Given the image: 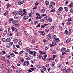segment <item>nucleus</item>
I'll return each mask as SVG.
<instances>
[{"mask_svg": "<svg viewBox=\"0 0 73 73\" xmlns=\"http://www.w3.org/2000/svg\"><path fill=\"white\" fill-rule=\"evenodd\" d=\"M39 32L40 33V35H45V32L43 31H39Z\"/></svg>", "mask_w": 73, "mask_h": 73, "instance_id": "4", "label": "nucleus"}, {"mask_svg": "<svg viewBox=\"0 0 73 73\" xmlns=\"http://www.w3.org/2000/svg\"><path fill=\"white\" fill-rule=\"evenodd\" d=\"M25 56L26 57H28L29 56V54H28L27 52H26L25 54Z\"/></svg>", "mask_w": 73, "mask_h": 73, "instance_id": "36", "label": "nucleus"}, {"mask_svg": "<svg viewBox=\"0 0 73 73\" xmlns=\"http://www.w3.org/2000/svg\"><path fill=\"white\" fill-rule=\"evenodd\" d=\"M61 52H65V51H66V48H63L61 49Z\"/></svg>", "mask_w": 73, "mask_h": 73, "instance_id": "18", "label": "nucleus"}, {"mask_svg": "<svg viewBox=\"0 0 73 73\" xmlns=\"http://www.w3.org/2000/svg\"><path fill=\"white\" fill-rule=\"evenodd\" d=\"M2 40L3 42H7V39L5 38H2Z\"/></svg>", "mask_w": 73, "mask_h": 73, "instance_id": "14", "label": "nucleus"}, {"mask_svg": "<svg viewBox=\"0 0 73 73\" xmlns=\"http://www.w3.org/2000/svg\"><path fill=\"white\" fill-rule=\"evenodd\" d=\"M38 59H40L42 58V55L40 54L39 55L38 57H37Z\"/></svg>", "mask_w": 73, "mask_h": 73, "instance_id": "23", "label": "nucleus"}, {"mask_svg": "<svg viewBox=\"0 0 73 73\" xmlns=\"http://www.w3.org/2000/svg\"><path fill=\"white\" fill-rule=\"evenodd\" d=\"M42 70H44V71L46 70V68L44 66H43L42 67Z\"/></svg>", "mask_w": 73, "mask_h": 73, "instance_id": "38", "label": "nucleus"}, {"mask_svg": "<svg viewBox=\"0 0 73 73\" xmlns=\"http://www.w3.org/2000/svg\"><path fill=\"white\" fill-rule=\"evenodd\" d=\"M39 52L40 54H45L46 52L45 51H39Z\"/></svg>", "mask_w": 73, "mask_h": 73, "instance_id": "16", "label": "nucleus"}, {"mask_svg": "<svg viewBox=\"0 0 73 73\" xmlns=\"http://www.w3.org/2000/svg\"><path fill=\"white\" fill-rule=\"evenodd\" d=\"M4 65L3 64H1L0 65V67L2 68H4Z\"/></svg>", "mask_w": 73, "mask_h": 73, "instance_id": "41", "label": "nucleus"}, {"mask_svg": "<svg viewBox=\"0 0 73 73\" xmlns=\"http://www.w3.org/2000/svg\"><path fill=\"white\" fill-rule=\"evenodd\" d=\"M31 50V49L29 47H27L26 48V51L28 53H29V52Z\"/></svg>", "mask_w": 73, "mask_h": 73, "instance_id": "10", "label": "nucleus"}, {"mask_svg": "<svg viewBox=\"0 0 73 73\" xmlns=\"http://www.w3.org/2000/svg\"><path fill=\"white\" fill-rule=\"evenodd\" d=\"M70 70H69V69L68 68L65 71H64V73H69Z\"/></svg>", "mask_w": 73, "mask_h": 73, "instance_id": "13", "label": "nucleus"}, {"mask_svg": "<svg viewBox=\"0 0 73 73\" xmlns=\"http://www.w3.org/2000/svg\"><path fill=\"white\" fill-rule=\"evenodd\" d=\"M17 11H15L13 13V15H17Z\"/></svg>", "mask_w": 73, "mask_h": 73, "instance_id": "19", "label": "nucleus"}, {"mask_svg": "<svg viewBox=\"0 0 73 73\" xmlns=\"http://www.w3.org/2000/svg\"><path fill=\"white\" fill-rule=\"evenodd\" d=\"M28 17H28V16L25 15L24 17L23 18V20H26L27 19H28Z\"/></svg>", "mask_w": 73, "mask_h": 73, "instance_id": "7", "label": "nucleus"}, {"mask_svg": "<svg viewBox=\"0 0 73 73\" xmlns=\"http://www.w3.org/2000/svg\"><path fill=\"white\" fill-rule=\"evenodd\" d=\"M14 17L15 19H17L19 17V16L17 15H15V16Z\"/></svg>", "mask_w": 73, "mask_h": 73, "instance_id": "44", "label": "nucleus"}, {"mask_svg": "<svg viewBox=\"0 0 73 73\" xmlns=\"http://www.w3.org/2000/svg\"><path fill=\"white\" fill-rule=\"evenodd\" d=\"M41 13H44L45 12V9H42L41 10Z\"/></svg>", "mask_w": 73, "mask_h": 73, "instance_id": "12", "label": "nucleus"}, {"mask_svg": "<svg viewBox=\"0 0 73 73\" xmlns=\"http://www.w3.org/2000/svg\"><path fill=\"white\" fill-rule=\"evenodd\" d=\"M31 57L30 56H28V57L27 58H26V60L27 61H29V60L31 59V58H30Z\"/></svg>", "mask_w": 73, "mask_h": 73, "instance_id": "37", "label": "nucleus"}, {"mask_svg": "<svg viewBox=\"0 0 73 73\" xmlns=\"http://www.w3.org/2000/svg\"><path fill=\"white\" fill-rule=\"evenodd\" d=\"M17 23H18V21H17L14 20L12 21V23L13 24H17Z\"/></svg>", "mask_w": 73, "mask_h": 73, "instance_id": "11", "label": "nucleus"}, {"mask_svg": "<svg viewBox=\"0 0 73 73\" xmlns=\"http://www.w3.org/2000/svg\"><path fill=\"white\" fill-rule=\"evenodd\" d=\"M55 40V41H56V42H59V41H60V39L58 38H56Z\"/></svg>", "mask_w": 73, "mask_h": 73, "instance_id": "33", "label": "nucleus"}, {"mask_svg": "<svg viewBox=\"0 0 73 73\" xmlns=\"http://www.w3.org/2000/svg\"><path fill=\"white\" fill-rule=\"evenodd\" d=\"M11 46V45L9 44H6V47L7 48H9Z\"/></svg>", "mask_w": 73, "mask_h": 73, "instance_id": "9", "label": "nucleus"}, {"mask_svg": "<svg viewBox=\"0 0 73 73\" xmlns=\"http://www.w3.org/2000/svg\"><path fill=\"white\" fill-rule=\"evenodd\" d=\"M24 3V2L23 1H19L18 2V5H21V4H23Z\"/></svg>", "mask_w": 73, "mask_h": 73, "instance_id": "8", "label": "nucleus"}, {"mask_svg": "<svg viewBox=\"0 0 73 73\" xmlns=\"http://www.w3.org/2000/svg\"><path fill=\"white\" fill-rule=\"evenodd\" d=\"M18 13L19 15H21L23 13V11H20L18 12Z\"/></svg>", "mask_w": 73, "mask_h": 73, "instance_id": "34", "label": "nucleus"}, {"mask_svg": "<svg viewBox=\"0 0 73 73\" xmlns=\"http://www.w3.org/2000/svg\"><path fill=\"white\" fill-rule=\"evenodd\" d=\"M46 67H47V68H48L49 66V64H46L45 65Z\"/></svg>", "mask_w": 73, "mask_h": 73, "instance_id": "56", "label": "nucleus"}, {"mask_svg": "<svg viewBox=\"0 0 73 73\" xmlns=\"http://www.w3.org/2000/svg\"><path fill=\"white\" fill-rule=\"evenodd\" d=\"M11 29L13 31H15V27H14L12 26L11 27Z\"/></svg>", "mask_w": 73, "mask_h": 73, "instance_id": "52", "label": "nucleus"}, {"mask_svg": "<svg viewBox=\"0 0 73 73\" xmlns=\"http://www.w3.org/2000/svg\"><path fill=\"white\" fill-rule=\"evenodd\" d=\"M45 31L46 32H48L49 31V29H45Z\"/></svg>", "mask_w": 73, "mask_h": 73, "instance_id": "62", "label": "nucleus"}, {"mask_svg": "<svg viewBox=\"0 0 73 73\" xmlns=\"http://www.w3.org/2000/svg\"><path fill=\"white\" fill-rule=\"evenodd\" d=\"M68 21H72V19L71 17H69L68 19Z\"/></svg>", "mask_w": 73, "mask_h": 73, "instance_id": "46", "label": "nucleus"}, {"mask_svg": "<svg viewBox=\"0 0 73 73\" xmlns=\"http://www.w3.org/2000/svg\"><path fill=\"white\" fill-rule=\"evenodd\" d=\"M66 70V68L64 67H62L61 68V70L62 71H64Z\"/></svg>", "mask_w": 73, "mask_h": 73, "instance_id": "27", "label": "nucleus"}, {"mask_svg": "<svg viewBox=\"0 0 73 73\" xmlns=\"http://www.w3.org/2000/svg\"><path fill=\"white\" fill-rule=\"evenodd\" d=\"M16 46L17 48H18L19 49H20V46H19V45H16Z\"/></svg>", "mask_w": 73, "mask_h": 73, "instance_id": "63", "label": "nucleus"}, {"mask_svg": "<svg viewBox=\"0 0 73 73\" xmlns=\"http://www.w3.org/2000/svg\"><path fill=\"white\" fill-rule=\"evenodd\" d=\"M6 69L7 72H8L9 73H11V72L12 71V69L9 68V67L8 66H6Z\"/></svg>", "mask_w": 73, "mask_h": 73, "instance_id": "1", "label": "nucleus"}, {"mask_svg": "<svg viewBox=\"0 0 73 73\" xmlns=\"http://www.w3.org/2000/svg\"><path fill=\"white\" fill-rule=\"evenodd\" d=\"M11 41V40L10 38H7L6 39V42H10Z\"/></svg>", "mask_w": 73, "mask_h": 73, "instance_id": "21", "label": "nucleus"}, {"mask_svg": "<svg viewBox=\"0 0 73 73\" xmlns=\"http://www.w3.org/2000/svg\"><path fill=\"white\" fill-rule=\"evenodd\" d=\"M62 65V64H59L57 66V68L58 69H60L61 68V66Z\"/></svg>", "mask_w": 73, "mask_h": 73, "instance_id": "24", "label": "nucleus"}, {"mask_svg": "<svg viewBox=\"0 0 73 73\" xmlns=\"http://www.w3.org/2000/svg\"><path fill=\"white\" fill-rule=\"evenodd\" d=\"M13 20V19L12 18L10 19L9 20V23H11V22Z\"/></svg>", "mask_w": 73, "mask_h": 73, "instance_id": "50", "label": "nucleus"}, {"mask_svg": "<svg viewBox=\"0 0 73 73\" xmlns=\"http://www.w3.org/2000/svg\"><path fill=\"white\" fill-rule=\"evenodd\" d=\"M49 47L48 46H46L45 47V50H47V49H49Z\"/></svg>", "mask_w": 73, "mask_h": 73, "instance_id": "59", "label": "nucleus"}, {"mask_svg": "<svg viewBox=\"0 0 73 73\" xmlns=\"http://www.w3.org/2000/svg\"><path fill=\"white\" fill-rule=\"evenodd\" d=\"M50 12H55V9H52L50 11Z\"/></svg>", "mask_w": 73, "mask_h": 73, "instance_id": "55", "label": "nucleus"}, {"mask_svg": "<svg viewBox=\"0 0 73 73\" xmlns=\"http://www.w3.org/2000/svg\"><path fill=\"white\" fill-rule=\"evenodd\" d=\"M64 9L66 12H68V9L66 7H64Z\"/></svg>", "mask_w": 73, "mask_h": 73, "instance_id": "39", "label": "nucleus"}, {"mask_svg": "<svg viewBox=\"0 0 73 73\" xmlns=\"http://www.w3.org/2000/svg\"><path fill=\"white\" fill-rule=\"evenodd\" d=\"M50 4L51 5H52L53 6H54V5H55V3L54 2H50Z\"/></svg>", "mask_w": 73, "mask_h": 73, "instance_id": "28", "label": "nucleus"}, {"mask_svg": "<svg viewBox=\"0 0 73 73\" xmlns=\"http://www.w3.org/2000/svg\"><path fill=\"white\" fill-rule=\"evenodd\" d=\"M52 44L54 45H57V42L56 41V40H53L52 42Z\"/></svg>", "mask_w": 73, "mask_h": 73, "instance_id": "5", "label": "nucleus"}, {"mask_svg": "<svg viewBox=\"0 0 73 73\" xmlns=\"http://www.w3.org/2000/svg\"><path fill=\"white\" fill-rule=\"evenodd\" d=\"M54 65H55V63L54 62H52V65H51V66H52V67H53V66H54Z\"/></svg>", "mask_w": 73, "mask_h": 73, "instance_id": "53", "label": "nucleus"}, {"mask_svg": "<svg viewBox=\"0 0 73 73\" xmlns=\"http://www.w3.org/2000/svg\"><path fill=\"white\" fill-rule=\"evenodd\" d=\"M57 38V36L56 35H53L52 36V38L53 39H54Z\"/></svg>", "mask_w": 73, "mask_h": 73, "instance_id": "42", "label": "nucleus"}, {"mask_svg": "<svg viewBox=\"0 0 73 73\" xmlns=\"http://www.w3.org/2000/svg\"><path fill=\"white\" fill-rule=\"evenodd\" d=\"M10 54L11 55V57H14L15 56V54L12 52H10Z\"/></svg>", "mask_w": 73, "mask_h": 73, "instance_id": "15", "label": "nucleus"}, {"mask_svg": "<svg viewBox=\"0 0 73 73\" xmlns=\"http://www.w3.org/2000/svg\"><path fill=\"white\" fill-rule=\"evenodd\" d=\"M42 58L43 60H44V61H45V58H46L45 57H44V56H43Z\"/></svg>", "mask_w": 73, "mask_h": 73, "instance_id": "64", "label": "nucleus"}, {"mask_svg": "<svg viewBox=\"0 0 73 73\" xmlns=\"http://www.w3.org/2000/svg\"><path fill=\"white\" fill-rule=\"evenodd\" d=\"M45 3L46 5H49V2L48 1H45Z\"/></svg>", "mask_w": 73, "mask_h": 73, "instance_id": "45", "label": "nucleus"}, {"mask_svg": "<svg viewBox=\"0 0 73 73\" xmlns=\"http://www.w3.org/2000/svg\"><path fill=\"white\" fill-rule=\"evenodd\" d=\"M63 9V8L62 7H60L58 9V11H62Z\"/></svg>", "mask_w": 73, "mask_h": 73, "instance_id": "29", "label": "nucleus"}, {"mask_svg": "<svg viewBox=\"0 0 73 73\" xmlns=\"http://www.w3.org/2000/svg\"><path fill=\"white\" fill-rule=\"evenodd\" d=\"M6 53V52H5V51H3L1 52V54L2 55H3V54H5Z\"/></svg>", "mask_w": 73, "mask_h": 73, "instance_id": "26", "label": "nucleus"}, {"mask_svg": "<svg viewBox=\"0 0 73 73\" xmlns=\"http://www.w3.org/2000/svg\"><path fill=\"white\" fill-rule=\"evenodd\" d=\"M18 44L19 45H21L22 44V43L21 41H19L18 42Z\"/></svg>", "mask_w": 73, "mask_h": 73, "instance_id": "61", "label": "nucleus"}, {"mask_svg": "<svg viewBox=\"0 0 73 73\" xmlns=\"http://www.w3.org/2000/svg\"><path fill=\"white\" fill-rule=\"evenodd\" d=\"M70 12L71 13H73V9H70L69 10Z\"/></svg>", "mask_w": 73, "mask_h": 73, "instance_id": "48", "label": "nucleus"}, {"mask_svg": "<svg viewBox=\"0 0 73 73\" xmlns=\"http://www.w3.org/2000/svg\"><path fill=\"white\" fill-rule=\"evenodd\" d=\"M36 54H37V52H36L35 51H34L33 54V56H36Z\"/></svg>", "mask_w": 73, "mask_h": 73, "instance_id": "49", "label": "nucleus"}, {"mask_svg": "<svg viewBox=\"0 0 73 73\" xmlns=\"http://www.w3.org/2000/svg\"><path fill=\"white\" fill-rule=\"evenodd\" d=\"M71 40V38H68L66 41V43H68V42H69Z\"/></svg>", "mask_w": 73, "mask_h": 73, "instance_id": "22", "label": "nucleus"}, {"mask_svg": "<svg viewBox=\"0 0 73 73\" xmlns=\"http://www.w3.org/2000/svg\"><path fill=\"white\" fill-rule=\"evenodd\" d=\"M71 23H72V22H67V24L68 25H70V24H71Z\"/></svg>", "mask_w": 73, "mask_h": 73, "instance_id": "40", "label": "nucleus"}, {"mask_svg": "<svg viewBox=\"0 0 73 73\" xmlns=\"http://www.w3.org/2000/svg\"><path fill=\"white\" fill-rule=\"evenodd\" d=\"M44 19H45V20H48L49 19V17L48 16H46L45 17H44Z\"/></svg>", "mask_w": 73, "mask_h": 73, "instance_id": "32", "label": "nucleus"}, {"mask_svg": "<svg viewBox=\"0 0 73 73\" xmlns=\"http://www.w3.org/2000/svg\"><path fill=\"white\" fill-rule=\"evenodd\" d=\"M56 53V52L55 51H52V54H54Z\"/></svg>", "mask_w": 73, "mask_h": 73, "instance_id": "47", "label": "nucleus"}, {"mask_svg": "<svg viewBox=\"0 0 73 73\" xmlns=\"http://www.w3.org/2000/svg\"><path fill=\"white\" fill-rule=\"evenodd\" d=\"M47 40L46 39H44L43 40V42L44 43H45L46 42Z\"/></svg>", "mask_w": 73, "mask_h": 73, "instance_id": "57", "label": "nucleus"}, {"mask_svg": "<svg viewBox=\"0 0 73 73\" xmlns=\"http://www.w3.org/2000/svg\"><path fill=\"white\" fill-rule=\"evenodd\" d=\"M68 6H69V7H71V8L73 7V3H72L68 5Z\"/></svg>", "mask_w": 73, "mask_h": 73, "instance_id": "17", "label": "nucleus"}, {"mask_svg": "<svg viewBox=\"0 0 73 73\" xmlns=\"http://www.w3.org/2000/svg\"><path fill=\"white\" fill-rule=\"evenodd\" d=\"M24 66H28V65L29 64V62L28 61H25L24 62Z\"/></svg>", "mask_w": 73, "mask_h": 73, "instance_id": "2", "label": "nucleus"}, {"mask_svg": "<svg viewBox=\"0 0 73 73\" xmlns=\"http://www.w3.org/2000/svg\"><path fill=\"white\" fill-rule=\"evenodd\" d=\"M13 40L14 43H17V42H18V41H19V40H18V39L16 38L14 39Z\"/></svg>", "mask_w": 73, "mask_h": 73, "instance_id": "6", "label": "nucleus"}, {"mask_svg": "<svg viewBox=\"0 0 73 73\" xmlns=\"http://www.w3.org/2000/svg\"><path fill=\"white\" fill-rule=\"evenodd\" d=\"M49 7L50 8H51V9H52V8H53V6L52 5H49Z\"/></svg>", "mask_w": 73, "mask_h": 73, "instance_id": "30", "label": "nucleus"}, {"mask_svg": "<svg viewBox=\"0 0 73 73\" xmlns=\"http://www.w3.org/2000/svg\"><path fill=\"white\" fill-rule=\"evenodd\" d=\"M7 30H5L3 32V35H6V34H7Z\"/></svg>", "mask_w": 73, "mask_h": 73, "instance_id": "25", "label": "nucleus"}, {"mask_svg": "<svg viewBox=\"0 0 73 73\" xmlns=\"http://www.w3.org/2000/svg\"><path fill=\"white\" fill-rule=\"evenodd\" d=\"M9 44V45H10L11 46V45H13V42H10Z\"/></svg>", "mask_w": 73, "mask_h": 73, "instance_id": "58", "label": "nucleus"}, {"mask_svg": "<svg viewBox=\"0 0 73 73\" xmlns=\"http://www.w3.org/2000/svg\"><path fill=\"white\" fill-rule=\"evenodd\" d=\"M28 15L30 17H32V14H31V13H29Z\"/></svg>", "mask_w": 73, "mask_h": 73, "instance_id": "60", "label": "nucleus"}, {"mask_svg": "<svg viewBox=\"0 0 73 73\" xmlns=\"http://www.w3.org/2000/svg\"><path fill=\"white\" fill-rule=\"evenodd\" d=\"M65 33H66V35H69V32H68V31H67V29H66Z\"/></svg>", "mask_w": 73, "mask_h": 73, "instance_id": "20", "label": "nucleus"}, {"mask_svg": "<svg viewBox=\"0 0 73 73\" xmlns=\"http://www.w3.org/2000/svg\"><path fill=\"white\" fill-rule=\"evenodd\" d=\"M50 34H48L47 36V38L48 39V40H50L51 38V36Z\"/></svg>", "mask_w": 73, "mask_h": 73, "instance_id": "3", "label": "nucleus"}, {"mask_svg": "<svg viewBox=\"0 0 73 73\" xmlns=\"http://www.w3.org/2000/svg\"><path fill=\"white\" fill-rule=\"evenodd\" d=\"M8 12L7 11L5 12L4 13V16H7V15H8Z\"/></svg>", "mask_w": 73, "mask_h": 73, "instance_id": "51", "label": "nucleus"}, {"mask_svg": "<svg viewBox=\"0 0 73 73\" xmlns=\"http://www.w3.org/2000/svg\"><path fill=\"white\" fill-rule=\"evenodd\" d=\"M48 21L50 23H51V22L52 21V19L51 18H49V19H48Z\"/></svg>", "mask_w": 73, "mask_h": 73, "instance_id": "54", "label": "nucleus"}, {"mask_svg": "<svg viewBox=\"0 0 73 73\" xmlns=\"http://www.w3.org/2000/svg\"><path fill=\"white\" fill-rule=\"evenodd\" d=\"M38 21H35L34 23L33 24H34V25H36L38 24Z\"/></svg>", "mask_w": 73, "mask_h": 73, "instance_id": "31", "label": "nucleus"}, {"mask_svg": "<svg viewBox=\"0 0 73 73\" xmlns=\"http://www.w3.org/2000/svg\"><path fill=\"white\" fill-rule=\"evenodd\" d=\"M16 72L18 73H21L22 72L21 70H18L16 71Z\"/></svg>", "mask_w": 73, "mask_h": 73, "instance_id": "35", "label": "nucleus"}, {"mask_svg": "<svg viewBox=\"0 0 73 73\" xmlns=\"http://www.w3.org/2000/svg\"><path fill=\"white\" fill-rule=\"evenodd\" d=\"M7 8H9L11 7V5L8 3L7 4Z\"/></svg>", "mask_w": 73, "mask_h": 73, "instance_id": "43", "label": "nucleus"}]
</instances>
